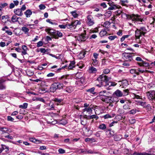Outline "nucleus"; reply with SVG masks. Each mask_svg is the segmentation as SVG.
I'll return each instance as SVG.
<instances>
[{"label":"nucleus","instance_id":"51","mask_svg":"<svg viewBox=\"0 0 155 155\" xmlns=\"http://www.w3.org/2000/svg\"><path fill=\"white\" fill-rule=\"evenodd\" d=\"M117 84L115 82H108L107 85H109L110 86H116Z\"/></svg>","mask_w":155,"mask_h":155},{"label":"nucleus","instance_id":"36","mask_svg":"<svg viewBox=\"0 0 155 155\" xmlns=\"http://www.w3.org/2000/svg\"><path fill=\"white\" fill-rule=\"evenodd\" d=\"M144 108H145L147 110V111H150L152 109L151 106L150 104H148L147 105H146L145 107Z\"/></svg>","mask_w":155,"mask_h":155},{"label":"nucleus","instance_id":"32","mask_svg":"<svg viewBox=\"0 0 155 155\" xmlns=\"http://www.w3.org/2000/svg\"><path fill=\"white\" fill-rule=\"evenodd\" d=\"M1 146L2 151L5 150V152H7L9 151V148L8 146L4 144H2Z\"/></svg>","mask_w":155,"mask_h":155},{"label":"nucleus","instance_id":"17","mask_svg":"<svg viewBox=\"0 0 155 155\" xmlns=\"http://www.w3.org/2000/svg\"><path fill=\"white\" fill-rule=\"evenodd\" d=\"M97 70L96 68L92 66L90 67L88 70V73L90 74L95 73L97 72Z\"/></svg>","mask_w":155,"mask_h":155},{"label":"nucleus","instance_id":"40","mask_svg":"<svg viewBox=\"0 0 155 155\" xmlns=\"http://www.w3.org/2000/svg\"><path fill=\"white\" fill-rule=\"evenodd\" d=\"M28 106V103H23L22 105H19V107L22 109H26L27 108Z\"/></svg>","mask_w":155,"mask_h":155},{"label":"nucleus","instance_id":"21","mask_svg":"<svg viewBox=\"0 0 155 155\" xmlns=\"http://www.w3.org/2000/svg\"><path fill=\"white\" fill-rule=\"evenodd\" d=\"M132 155H155L153 154L148 153L146 152L143 153H137V152H134L133 154Z\"/></svg>","mask_w":155,"mask_h":155},{"label":"nucleus","instance_id":"43","mask_svg":"<svg viewBox=\"0 0 155 155\" xmlns=\"http://www.w3.org/2000/svg\"><path fill=\"white\" fill-rule=\"evenodd\" d=\"M107 33V31L104 30H102L100 32L99 35L101 37H102L105 35Z\"/></svg>","mask_w":155,"mask_h":155},{"label":"nucleus","instance_id":"44","mask_svg":"<svg viewBox=\"0 0 155 155\" xmlns=\"http://www.w3.org/2000/svg\"><path fill=\"white\" fill-rule=\"evenodd\" d=\"M97 59H92L93 62L92 63V64L94 66H97L98 65V62L97 60Z\"/></svg>","mask_w":155,"mask_h":155},{"label":"nucleus","instance_id":"33","mask_svg":"<svg viewBox=\"0 0 155 155\" xmlns=\"http://www.w3.org/2000/svg\"><path fill=\"white\" fill-rule=\"evenodd\" d=\"M8 18V16L7 15H3L2 17V22L5 24L6 22V20ZM8 21V20H7Z\"/></svg>","mask_w":155,"mask_h":155},{"label":"nucleus","instance_id":"14","mask_svg":"<svg viewBox=\"0 0 155 155\" xmlns=\"http://www.w3.org/2000/svg\"><path fill=\"white\" fill-rule=\"evenodd\" d=\"M46 31L51 35L53 36H55V34L56 31L52 29L48 28L46 29Z\"/></svg>","mask_w":155,"mask_h":155},{"label":"nucleus","instance_id":"50","mask_svg":"<svg viewBox=\"0 0 155 155\" xmlns=\"http://www.w3.org/2000/svg\"><path fill=\"white\" fill-rule=\"evenodd\" d=\"M120 2L122 5L125 6L126 5V3H128V1L127 0H122L120 1Z\"/></svg>","mask_w":155,"mask_h":155},{"label":"nucleus","instance_id":"1","mask_svg":"<svg viewBox=\"0 0 155 155\" xmlns=\"http://www.w3.org/2000/svg\"><path fill=\"white\" fill-rule=\"evenodd\" d=\"M110 78H108L106 76L103 74L100 76L97 80L99 84H97L96 86L99 87L102 86H106L107 85L108 80L110 79Z\"/></svg>","mask_w":155,"mask_h":155},{"label":"nucleus","instance_id":"18","mask_svg":"<svg viewBox=\"0 0 155 155\" xmlns=\"http://www.w3.org/2000/svg\"><path fill=\"white\" fill-rule=\"evenodd\" d=\"M56 83L52 84L50 87V91L52 92H54L57 89Z\"/></svg>","mask_w":155,"mask_h":155},{"label":"nucleus","instance_id":"27","mask_svg":"<svg viewBox=\"0 0 155 155\" xmlns=\"http://www.w3.org/2000/svg\"><path fill=\"white\" fill-rule=\"evenodd\" d=\"M56 86L57 89H62L64 87L63 83L61 82L56 83Z\"/></svg>","mask_w":155,"mask_h":155},{"label":"nucleus","instance_id":"46","mask_svg":"<svg viewBox=\"0 0 155 155\" xmlns=\"http://www.w3.org/2000/svg\"><path fill=\"white\" fill-rule=\"evenodd\" d=\"M137 111L138 112L139 111L138 110H137L136 109H134L130 111L129 113V114H134L136 113Z\"/></svg>","mask_w":155,"mask_h":155},{"label":"nucleus","instance_id":"11","mask_svg":"<svg viewBox=\"0 0 155 155\" xmlns=\"http://www.w3.org/2000/svg\"><path fill=\"white\" fill-rule=\"evenodd\" d=\"M94 105L91 104L90 105V106L88 107H87L86 108H84L83 109V111L85 112L86 111L87 113H88V114H89L91 115V114H92V109H93L94 107Z\"/></svg>","mask_w":155,"mask_h":155},{"label":"nucleus","instance_id":"45","mask_svg":"<svg viewBox=\"0 0 155 155\" xmlns=\"http://www.w3.org/2000/svg\"><path fill=\"white\" fill-rule=\"evenodd\" d=\"M122 152L125 154H128L129 153V149L125 148L122 150Z\"/></svg>","mask_w":155,"mask_h":155},{"label":"nucleus","instance_id":"8","mask_svg":"<svg viewBox=\"0 0 155 155\" xmlns=\"http://www.w3.org/2000/svg\"><path fill=\"white\" fill-rule=\"evenodd\" d=\"M86 22L89 26H91L94 24L93 18L91 15H89L87 16Z\"/></svg>","mask_w":155,"mask_h":155},{"label":"nucleus","instance_id":"54","mask_svg":"<svg viewBox=\"0 0 155 155\" xmlns=\"http://www.w3.org/2000/svg\"><path fill=\"white\" fill-rule=\"evenodd\" d=\"M62 35V33L59 31H56L55 34V36H57L59 37H61Z\"/></svg>","mask_w":155,"mask_h":155},{"label":"nucleus","instance_id":"52","mask_svg":"<svg viewBox=\"0 0 155 155\" xmlns=\"http://www.w3.org/2000/svg\"><path fill=\"white\" fill-rule=\"evenodd\" d=\"M58 151L59 153L60 154H64L65 153V150L62 148H59Z\"/></svg>","mask_w":155,"mask_h":155},{"label":"nucleus","instance_id":"38","mask_svg":"<svg viewBox=\"0 0 155 155\" xmlns=\"http://www.w3.org/2000/svg\"><path fill=\"white\" fill-rule=\"evenodd\" d=\"M99 128L100 129L104 130L106 129V126L105 124H102L99 126Z\"/></svg>","mask_w":155,"mask_h":155},{"label":"nucleus","instance_id":"28","mask_svg":"<svg viewBox=\"0 0 155 155\" xmlns=\"http://www.w3.org/2000/svg\"><path fill=\"white\" fill-rule=\"evenodd\" d=\"M135 101L137 103V104L140 105L143 107L144 108L145 107L146 105V102L140 101Z\"/></svg>","mask_w":155,"mask_h":155},{"label":"nucleus","instance_id":"58","mask_svg":"<svg viewBox=\"0 0 155 155\" xmlns=\"http://www.w3.org/2000/svg\"><path fill=\"white\" fill-rule=\"evenodd\" d=\"M79 151L81 153H87V149H80L79 150Z\"/></svg>","mask_w":155,"mask_h":155},{"label":"nucleus","instance_id":"59","mask_svg":"<svg viewBox=\"0 0 155 155\" xmlns=\"http://www.w3.org/2000/svg\"><path fill=\"white\" fill-rule=\"evenodd\" d=\"M134 99L136 98L137 99H142V98L140 96L137 95L136 94H134Z\"/></svg>","mask_w":155,"mask_h":155},{"label":"nucleus","instance_id":"20","mask_svg":"<svg viewBox=\"0 0 155 155\" xmlns=\"http://www.w3.org/2000/svg\"><path fill=\"white\" fill-rule=\"evenodd\" d=\"M29 140L31 142L37 144H39L41 143V141L40 140H37L35 138H29Z\"/></svg>","mask_w":155,"mask_h":155},{"label":"nucleus","instance_id":"19","mask_svg":"<svg viewBox=\"0 0 155 155\" xmlns=\"http://www.w3.org/2000/svg\"><path fill=\"white\" fill-rule=\"evenodd\" d=\"M46 106L49 107L48 108H47V109L49 110H52L54 109V106L53 103L52 102H50L49 104H47Z\"/></svg>","mask_w":155,"mask_h":155},{"label":"nucleus","instance_id":"9","mask_svg":"<svg viewBox=\"0 0 155 155\" xmlns=\"http://www.w3.org/2000/svg\"><path fill=\"white\" fill-rule=\"evenodd\" d=\"M21 20L22 18H21L18 17L15 15H13L11 18V20L13 22H15L18 21L20 24L22 22Z\"/></svg>","mask_w":155,"mask_h":155},{"label":"nucleus","instance_id":"22","mask_svg":"<svg viewBox=\"0 0 155 155\" xmlns=\"http://www.w3.org/2000/svg\"><path fill=\"white\" fill-rule=\"evenodd\" d=\"M85 51H82L78 55V58L80 59H82L85 57Z\"/></svg>","mask_w":155,"mask_h":155},{"label":"nucleus","instance_id":"62","mask_svg":"<svg viewBox=\"0 0 155 155\" xmlns=\"http://www.w3.org/2000/svg\"><path fill=\"white\" fill-rule=\"evenodd\" d=\"M43 44L42 41H40L37 43V46L38 47H39L42 46Z\"/></svg>","mask_w":155,"mask_h":155},{"label":"nucleus","instance_id":"41","mask_svg":"<svg viewBox=\"0 0 155 155\" xmlns=\"http://www.w3.org/2000/svg\"><path fill=\"white\" fill-rule=\"evenodd\" d=\"M122 85L123 86H126L128 84V81L126 80H123L121 81Z\"/></svg>","mask_w":155,"mask_h":155},{"label":"nucleus","instance_id":"31","mask_svg":"<svg viewBox=\"0 0 155 155\" xmlns=\"http://www.w3.org/2000/svg\"><path fill=\"white\" fill-rule=\"evenodd\" d=\"M65 90L67 92L70 93L73 91V87L70 86L67 87Z\"/></svg>","mask_w":155,"mask_h":155},{"label":"nucleus","instance_id":"53","mask_svg":"<svg viewBox=\"0 0 155 155\" xmlns=\"http://www.w3.org/2000/svg\"><path fill=\"white\" fill-rule=\"evenodd\" d=\"M76 77L78 78H81L82 77V74L81 73H77L76 74Z\"/></svg>","mask_w":155,"mask_h":155},{"label":"nucleus","instance_id":"10","mask_svg":"<svg viewBox=\"0 0 155 155\" xmlns=\"http://www.w3.org/2000/svg\"><path fill=\"white\" fill-rule=\"evenodd\" d=\"M78 22L79 21H77L72 23L71 24H67V28H70L71 29H72L73 28H75Z\"/></svg>","mask_w":155,"mask_h":155},{"label":"nucleus","instance_id":"25","mask_svg":"<svg viewBox=\"0 0 155 155\" xmlns=\"http://www.w3.org/2000/svg\"><path fill=\"white\" fill-rule=\"evenodd\" d=\"M114 94L118 97H121L123 96L122 92L119 90H117L114 93Z\"/></svg>","mask_w":155,"mask_h":155},{"label":"nucleus","instance_id":"64","mask_svg":"<svg viewBox=\"0 0 155 155\" xmlns=\"http://www.w3.org/2000/svg\"><path fill=\"white\" fill-rule=\"evenodd\" d=\"M123 65L125 67H127L129 66L130 64L129 63L125 61L123 63Z\"/></svg>","mask_w":155,"mask_h":155},{"label":"nucleus","instance_id":"4","mask_svg":"<svg viewBox=\"0 0 155 155\" xmlns=\"http://www.w3.org/2000/svg\"><path fill=\"white\" fill-rule=\"evenodd\" d=\"M146 30L144 27H141L139 29H137L135 31V36L137 38H139L140 37L144 36L146 33Z\"/></svg>","mask_w":155,"mask_h":155},{"label":"nucleus","instance_id":"12","mask_svg":"<svg viewBox=\"0 0 155 155\" xmlns=\"http://www.w3.org/2000/svg\"><path fill=\"white\" fill-rule=\"evenodd\" d=\"M9 129L5 127H0V131L2 132V135L3 137V135H5V134H8V132L11 133L12 132L11 130H9Z\"/></svg>","mask_w":155,"mask_h":155},{"label":"nucleus","instance_id":"29","mask_svg":"<svg viewBox=\"0 0 155 155\" xmlns=\"http://www.w3.org/2000/svg\"><path fill=\"white\" fill-rule=\"evenodd\" d=\"M24 14L26 17L28 18L30 17L32 15V12L30 10L28 9L25 12Z\"/></svg>","mask_w":155,"mask_h":155},{"label":"nucleus","instance_id":"24","mask_svg":"<svg viewBox=\"0 0 155 155\" xmlns=\"http://www.w3.org/2000/svg\"><path fill=\"white\" fill-rule=\"evenodd\" d=\"M5 81L3 79H0V90H2L5 89L6 86L3 84Z\"/></svg>","mask_w":155,"mask_h":155},{"label":"nucleus","instance_id":"35","mask_svg":"<svg viewBox=\"0 0 155 155\" xmlns=\"http://www.w3.org/2000/svg\"><path fill=\"white\" fill-rule=\"evenodd\" d=\"M95 88L94 87H92L89 89L86 90V91L90 93L91 94H95L94 91Z\"/></svg>","mask_w":155,"mask_h":155},{"label":"nucleus","instance_id":"7","mask_svg":"<svg viewBox=\"0 0 155 155\" xmlns=\"http://www.w3.org/2000/svg\"><path fill=\"white\" fill-rule=\"evenodd\" d=\"M134 56L133 53H124L122 54L124 59L127 61H130L133 60V57Z\"/></svg>","mask_w":155,"mask_h":155},{"label":"nucleus","instance_id":"60","mask_svg":"<svg viewBox=\"0 0 155 155\" xmlns=\"http://www.w3.org/2000/svg\"><path fill=\"white\" fill-rule=\"evenodd\" d=\"M46 21L52 25H57V23L56 22H53L52 21H51L49 19H47L46 20Z\"/></svg>","mask_w":155,"mask_h":155},{"label":"nucleus","instance_id":"42","mask_svg":"<svg viewBox=\"0 0 155 155\" xmlns=\"http://www.w3.org/2000/svg\"><path fill=\"white\" fill-rule=\"evenodd\" d=\"M8 135H3V137H5V138L9 139H10L12 140L13 139L14 137L11 135L10 134H9L8 133V134H7Z\"/></svg>","mask_w":155,"mask_h":155},{"label":"nucleus","instance_id":"39","mask_svg":"<svg viewBox=\"0 0 155 155\" xmlns=\"http://www.w3.org/2000/svg\"><path fill=\"white\" fill-rule=\"evenodd\" d=\"M21 30L26 34L28 33L29 31V29L28 28L25 27H22Z\"/></svg>","mask_w":155,"mask_h":155},{"label":"nucleus","instance_id":"34","mask_svg":"<svg viewBox=\"0 0 155 155\" xmlns=\"http://www.w3.org/2000/svg\"><path fill=\"white\" fill-rule=\"evenodd\" d=\"M53 79L51 78V79H46L44 81H42L41 82L42 84H43V83H48V84L50 85V84L51 83V82L52 81Z\"/></svg>","mask_w":155,"mask_h":155},{"label":"nucleus","instance_id":"61","mask_svg":"<svg viewBox=\"0 0 155 155\" xmlns=\"http://www.w3.org/2000/svg\"><path fill=\"white\" fill-rule=\"evenodd\" d=\"M142 62V64H143V66H148L149 65V64L147 62L144 61L143 60Z\"/></svg>","mask_w":155,"mask_h":155},{"label":"nucleus","instance_id":"37","mask_svg":"<svg viewBox=\"0 0 155 155\" xmlns=\"http://www.w3.org/2000/svg\"><path fill=\"white\" fill-rule=\"evenodd\" d=\"M129 90L128 89H126L123 90L122 93L123 96H127L129 94Z\"/></svg>","mask_w":155,"mask_h":155},{"label":"nucleus","instance_id":"56","mask_svg":"<svg viewBox=\"0 0 155 155\" xmlns=\"http://www.w3.org/2000/svg\"><path fill=\"white\" fill-rule=\"evenodd\" d=\"M54 100L55 102L57 103V104L58 105V103H60L61 102L62 100L61 99H59L58 98H55L54 99Z\"/></svg>","mask_w":155,"mask_h":155},{"label":"nucleus","instance_id":"2","mask_svg":"<svg viewBox=\"0 0 155 155\" xmlns=\"http://www.w3.org/2000/svg\"><path fill=\"white\" fill-rule=\"evenodd\" d=\"M106 92V91L104 90L99 92V94L100 98L102 101L110 103L112 102L111 98L108 97L106 96L105 95Z\"/></svg>","mask_w":155,"mask_h":155},{"label":"nucleus","instance_id":"26","mask_svg":"<svg viewBox=\"0 0 155 155\" xmlns=\"http://www.w3.org/2000/svg\"><path fill=\"white\" fill-rule=\"evenodd\" d=\"M122 138V135L120 134L115 135L114 137V140L116 141L120 140Z\"/></svg>","mask_w":155,"mask_h":155},{"label":"nucleus","instance_id":"15","mask_svg":"<svg viewBox=\"0 0 155 155\" xmlns=\"http://www.w3.org/2000/svg\"><path fill=\"white\" fill-rule=\"evenodd\" d=\"M15 14L18 16H22L23 15V12L20 8L15 9L14 10Z\"/></svg>","mask_w":155,"mask_h":155},{"label":"nucleus","instance_id":"13","mask_svg":"<svg viewBox=\"0 0 155 155\" xmlns=\"http://www.w3.org/2000/svg\"><path fill=\"white\" fill-rule=\"evenodd\" d=\"M145 72L143 70H141L140 68L135 69L134 74V75L133 77H135L137 75H139L140 73H143Z\"/></svg>","mask_w":155,"mask_h":155},{"label":"nucleus","instance_id":"55","mask_svg":"<svg viewBox=\"0 0 155 155\" xmlns=\"http://www.w3.org/2000/svg\"><path fill=\"white\" fill-rule=\"evenodd\" d=\"M40 52L43 53V54H44L45 53H46L48 49H45L44 48H41L40 49Z\"/></svg>","mask_w":155,"mask_h":155},{"label":"nucleus","instance_id":"6","mask_svg":"<svg viewBox=\"0 0 155 155\" xmlns=\"http://www.w3.org/2000/svg\"><path fill=\"white\" fill-rule=\"evenodd\" d=\"M108 2L107 4L109 5L110 7L108 8L109 10H113L119 9L121 8L120 6L115 4L111 0H106Z\"/></svg>","mask_w":155,"mask_h":155},{"label":"nucleus","instance_id":"16","mask_svg":"<svg viewBox=\"0 0 155 155\" xmlns=\"http://www.w3.org/2000/svg\"><path fill=\"white\" fill-rule=\"evenodd\" d=\"M21 48L23 51H21V54L22 55H25L27 54V51L28 50V48L26 46L23 45L22 46Z\"/></svg>","mask_w":155,"mask_h":155},{"label":"nucleus","instance_id":"63","mask_svg":"<svg viewBox=\"0 0 155 155\" xmlns=\"http://www.w3.org/2000/svg\"><path fill=\"white\" fill-rule=\"evenodd\" d=\"M135 120L134 119H131L130 120H129V122L131 124H134L135 122Z\"/></svg>","mask_w":155,"mask_h":155},{"label":"nucleus","instance_id":"3","mask_svg":"<svg viewBox=\"0 0 155 155\" xmlns=\"http://www.w3.org/2000/svg\"><path fill=\"white\" fill-rule=\"evenodd\" d=\"M129 17L134 23L138 22H140V23H139L140 24L143 20L140 15L137 14H132L129 15Z\"/></svg>","mask_w":155,"mask_h":155},{"label":"nucleus","instance_id":"57","mask_svg":"<svg viewBox=\"0 0 155 155\" xmlns=\"http://www.w3.org/2000/svg\"><path fill=\"white\" fill-rule=\"evenodd\" d=\"M39 9L41 10L44 9L45 8L46 6L44 4H41L39 5Z\"/></svg>","mask_w":155,"mask_h":155},{"label":"nucleus","instance_id":"47","mask_svg":"<svg viewBox=\"0 0 155 155\" xmlns=\"http://www.w3.org/2000/svg\"><path fill=\"white\" fill-rule=\"evenodd\" d=\"M71 13L73 17L75 18H77L78 16V15L76 13V11H74L71 12Z\"/></svg>","mask_w":155,"mask_h":155},{"label":"nucleus","instance_id":"23","mask_svg":"<svg viewBox=\"0 0 155 155\" xmlns=\"http://www.w3.org/2000/svg\"><path fill=\"white\" fill-rule=\"evenodd\" d=\"M115 114L114 113H111L110 114H107L103 116V117L105 119H108L114 117Z\"/></svg>","mask_w":155,"mask_h":155},{"label":"nucleus","instance_id":"30","mask_svg":"<svg viewBox=\"0 0 155 155\" xmlns=\"http://www.w3.org/2000/svg\"><path fill=\"white\" fill-rule=\"evenodd\" d=\"M110 23L109 21H106L102 24L101 25L104 27H105L107 28H108L110 26Z\"/></svg>","mask_w":155,"mask_h":155},{"label":"nucleus","instance_id":"5","mask_svg":"<svg viewBox=\"0 0 155 155\" xmlns=\"http://www.w3.org/2000/svg\"><path fill=\"white\" fill-rule=\"evenodd\" d=\"M147 95L148 99L152 101V105L154 106L153 103L155 104L154 101H155V91H150L147 93Z\"/></svg>","mask_w":155,"mask_h":155},{"label":"nucleus","instance_id":"48","mask_svg":"<svg viewBox=\"0 0 155 155\" xmlns=\"http://www.w3.org/2000/svg\"><path fill=\"white\" fill-rule=\"evenodd\" d=\"M98 118L99 117L95 115H93L89 116V119H95L96 120H97Z\"/></svg>","mask_w":155,"mask_h":155},{"label":"nucleus","instance_id":"49","mask_svg":"<svg viewBox=\"0 0 155 155\" xmlns=\"http://www.w3.org/2000/svg\"><path fill=\"white\" fill-rule=\"evenodd\" d=\"M114 134L115 132L114 130L110 131L109 132V134H108V136L109 137H110L114 136Z\"/></svg>","mask_w":155,"mask_h":155}]
</instances>
